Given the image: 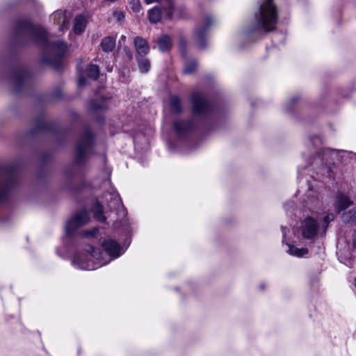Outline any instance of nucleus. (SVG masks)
Segmentation results:
<instances>
[{
	"label": "nucleus",
	"instance_id": "obj_10",
	"mask_svg": "<svg viewBox=\"0 0 356 356\" xmlns=\"http://www.w3.org/2000/svg\"><path fill=\"white\" fill-rule=\"evenodd\" d=\"M174 129L176 134L182 136L188 131L192 129V123L191 121H175L173 124Z\"/></svg>",
	"mask_w": 356,
	"mask_h": 356
},
{
	"label": "nucleus",
	"instance_id": "obj_12",
	"mask_svg": "<svg viewBox=\"0 0 356 356\" xmlns=\"http://www.w3.org/2000/svg\"><path fill=\"white\" fill-rule=\"evenodd\" d=\"M157 45L159 51L165 52L169 51L172 46V41L168 35H162L157 40Z\"/></svg>",
	"mask_w": 356,
	"mask_h": 356
},
{
	"label": "nucleus",
	"instance_id": "obj_16",
	"mask_svg": "<svg viewBox=\"0 0 356 356\" xmlns=\"http://www.w3.org/2000/svg\"><path fill=\"white\" fill-rule=\"evenodd\" d=\"M288 250L286 252L293 256L301 257L307 254L308 250L307 248H298L293 245L286 244Z\"/></svg>",
	"mask_w": 356,
	"mask_h": 356
},
{
	"label": "nucleus",
	"instance_id": "obj_30",
	"mask_svg": "<svg viewBox=\"0 0 356 356\" xmlns=\"http://www.w3.org/2000/svg\"><path fill=\"white\" fill-rule=\"evenodd\" d=\"M111 199L113 201V203L116 205H118L120 204V197L118 195L116 194H111Z\"/></svg>",
	"mask_w": 356,
	"mask_h": 356
},
{
	"label": "nucleus",
	"instance_id": "obj_34",
	"mask_svg": "<svg viewBox=\"0 0 356 356\" xmlns=\"http://www.w3.org/2000/svg\"><path fill=\"white\" fill-rule=\"evenodd\" d=\"M126 40V36L122 35L119 40V43L121 44L122 42H124Z\"/></svg>",
	"mask_w": 356,
	"mask_h": 356
},
{
	"label": "nucleus",
	"instance_id": "obj_21",
	"mask_svg": "<svg viewBox=\"0 0 356 356\" xmlns=\"http://www.w3.org/2000/svg\"><path fill=\"white\" fill-rule=\"evenodd\" d=\"M87 75L95 80L97 79L99 75V67L94 64L90 65L87 69Z\"/></svg>",
	"mask_w": 356,
	"mask_h": 356
},
{
	"label": "nucleus",
	"instance_id": "obj_28",
	"mask_svg": "<svg viewBox=\"0 0 356 356\" xmlns=\"http://www.w3.org/2000/svg\"><path fill=\"white\" fill-rule=\"evenodd\" d=\"M145 1L147 3V4H149V3H152L154 2H156V1H159V2H163V1H168V14L169 15V17H171L172 16V3L169 1V0H145Z\"/></svg>",
	"mask_w": 356,
	"mask_h": 356
},
{
	"label": "nucleus",
	"instance_id": "obj_23",
	"mask_svg": "<svg viewBox=\"0 0 356 356\" xmlns=\"http://www.w3.org/2000/svg\"><path fill=\"white\" fill-rule=\"evenodd\" d=\"M342 220L344 222L351 223L356 220V210H350L346 213H343Z\"/></svg>",
	"mask_w": 356,
	"mask_h": 356
},
{
	"label": "nucleus",
	"instance_id": "obj_32",
	"mask_svg": "<svg viewBox=\"0 0 356 356\" xmlns=\"http://www.w3.org/2000/svg\"><path fill=\"white\" fill-rule=\"evenodd\" d=\"M98 229L97 228H93L90 231H88V232H86L84 233V235L86 236H95V234L97 232Z\"/></svg>",
	"mask_w": 356,
	"mask_h": 356
},
{
	"label": "nucleus",
	"instance_id": "obj_11",
	"mask_svg": "<svg viewBox=\"0 0 356 356\" xmlns=\"http://www.w3.org/2000/svg\"><path fill=\"white\" fill-rule=\"evenodd\" d=\"M353 204L350 198L343 194H339L337 196L335 207L338 212H340L348 208Z\"/></svg>",
	"mask_w": 356,
	"mask_h": 356
},
{
	"label": "nucleus",
	"instance_id": "obj_9",
	"mask_svg": "<svg viewBox=\"0 0 356 356\" xmlns=\"http://www.w3.org/2000/svg\"><path fill=\"white\" fill-rule=\"evenodd\" d=\"M134 44L137 54L139 56H144L149 53V47L148 45L147 41L145 39L137 36L134 40Z\"/></svg>",
	"mask_w": 356,
	"mask_h": 356
},
{
	"label": "nucleus",
	"instance_id": "obj_15",
	"mask_svg": "<svg viewBox=\"0 0 356 356\" xmlns=\"http://www.w3.org/2000/svg\"><path fill=\"white\" fill-rule=\"evenodd\" d=\"M115 44V39L111 36L104 38L101 42L102 48L105 52L112 51Z\"/></svg>",
	"mask_w": 356,
	"mask_h": 356
},
{
	"label": "nucleus",
	"instance_id": "obj_25",
	"mask_svg": "<svg viewBox=\"0 0 356 356\" xmlns=\"http://www.w3.org/2000/svg\"><path fill=\"white\" fill-rule=\"evenodd\" d=\"M55 53L58 56H62L67 50V44L63 41H58L54 44Z\"/></svg>",
	"mask_w": 356,
	"mask_h": 356
},
{
	"label": "nucleus",
	"instance_id": "obj_5",
	"mask_svg": "<svg viewBox=\"0 0 356 356\" xmlns=\"http://www.w3.org/2000/svg\"><path fill=\"white\" fill-rule=\"evenodd\" d=\"M321 231L318 222L312 217H307L302 222L301 232L305 238L312 239Z\"/></svg>",
	"mask_w": 356,
	"mask_h": 356
},
{
	"label": "nucleus",
	"instance_id": "obj_13",
	"mask_svg": "<svg viewBox=\"0 0 356 356\" xmlns=\"http://www.w3.org/2000/svg\"><path fill=\"white\" fill-rule=\"evenodd\" d=\"M30 31L33 34V39L38 42H46L47 40V33L44 29L35 28L30 26Z\"/></svg>",
	"mask_w": 356,
	"mask_h": 356
},
{
	"label": "nucleus",
	"instance_id": "obj_24",
	"mask_svg": "<svg viewBox=\"0 0 356 356\" xmlns=\"http://www.w3.org/2000/svg\"><path fill=\"white\" fill-rule=\"evenodd\" d=\"M335 218V215L334 213H328L325 216H324L323 220V224L321 226L322 234H325L326 232L327 227L329 225V223L333 221Z\"/></svg>",
	"mask_w": 356,
	"mask_h": 356
},
{
	"label": "nucleus",
	"instance_id": "obj_1",
	"mask_svg": "<svg viewBox=\"0 0 356 356\" xmlns=\"http://www.w3.org/2000/svg\"><path fill=\"white\" fill-rule=\"evenodd\" d=\"M102 246L107 254L111 257L106 260L99 250H95L90 245H87L85 252H79L74 255L72 264L79 269L92 270L108 264L111 259L118 258L123 254L124 251L120 245L111 239L104 241Z\"/></svg>",
	"mask_w": 356,
	"mask_h": 356
},
{
	"label": "nucleus",
	"instance_id": "obj_14",
	"mask_svg": "<svg viewBox=\"0 0 356 356\" xmlns=\"http://www.w3.org/2000/svg\"><path fill=\"white\" fill-rule=\"evenodd\" d=\"M87 19L83 15H79L74 19V31L76 34H80L85 30Z\"/></svg>",
	"mask_w": 356,
	"mask_h": 356
},
{
	"label": "nucleus",
	"instance_id": "obj_29",
	"mask_svg": "<svg viewBox=\"0 0 356 356\" xmlns=\"http://www.w3.org/2000/svg\"><path fill=\"white\" fill-rule=\"evenodd\" d=\"M24 79V74H16L13 78V81L15 84L19 85L22 83L23 80Z\"/></svg>",
	"mask_w": 356,
	"mask_h": 356
},
{
	"label": "nucleus",
	"instance_id": "obj_18",
	"mask_svg": "<svg viewBox=\"0 0 356 356\" xmlns=\"http://www.w3.org/2000/svg\"><path fill=\"white\" fill-rule=\"evenodd\" d=\"M170 106L171 111L175 113H179L182 111L180 99L176 96L170 97Z\"/></svg>",
	"mask_w": 356,
	"mask_h": 356
},
{
	"label": "nucleus",
	"instance_id": "obj_36",
	"mask_svg": "<svg viewBox=\"0 0 356 356\" xmlns=\"http://www.w3.org/2000/svg\"><path fill=\"white\" fill-rule=\"evenodd\" d=\"M179 44H180V46L184 47L185 44H186V42L184 40L181 39L180 42H179Z\"/></svg>",
	"mask_w": 356,
	"mask_h": 356
},
{
	"label": "nucleus",
	"instance_id": "obj_37",
	"mask_svg": "<svg viewBox=\"0 0 356 356\" xmlns=\"http://www.w3.org/2000/svg\"><path fill=\"white\" fill-rule=\"evenodd\" d=\"M65 23H66V20H65V19H64V20H63V26H61V28H60V29H61L62 31L63 30V26H64V25H65Z\"/></svg>",
	"mask_w": 356,
	"mask_h": 356
},
{
	"label": "nucleus",
	"instance_id": "obj_26",
	"mask_svg": "<svg viewBox=\"0 0 356 356\" xmlns=\"http://www.w3.org/2000/svg\"><path fill=\"white\" fill-rule=\"evenodd\" d=\"M197 68V63L195 60L186 63L184 68V73L186 74H192Z\"/></svg>",
	"mask_w": 356,
	"mask_h": 356
},
{
	"label": "nucleus",
	"instance_id": "obj_3",
	"mask_svg": "<svg viewBox=\"0 0 356 356\" xmlns=\"http://www.w3.org/2000/svg\"><path fill=\"white\" fill-rule=\"evenodd\" d=\"M89 220V215L86 211L76 212L67 221L65 227V234L67 236L72 234L77 229L86 225Z\"/></svg>",
	"mask_w": 356,
	"mask_h": 356
},
{
	"label": "nucleus",
	"instance_id": "obj_33",
	"mask_svg": "<svg viewBox=\"0 0 356 356\" xmlns=\"http://www.w3.org/2000/svg\"><path fill=\"white\" fill-rule=\"evenodd\" d=\"M86 83V79L85 77L83 76H81L79 79L78 80V84L79 86L81 87V86H83Z\"/></svg>",
	"mask_w": 356,
	"mask_h": 356
},
{
	"label": "nucleus",
	"instance_id": "obj_35",
	"mask_svg": "<svg viewBox=\"0 0 356 356\" xmlns=\"http://www.w3.org/2000/svg\"><path fill=\"white\" fill-rule=\"evenodd\" d=\"M124 18V15L122 13H119L118 15V20H121Z\"/></svg>",
	"mask_w": 356,
	"mask_h": 356
},
{
	"label": "nucleus",
	"instance_id": "obj_38",
	"mask_svg": "<svg viewBox=\"0 0 356 356\" xmlns=\"http://www.w3.org/2000/svg\"><path fill=\"white\" fill-rule=\"evenodd\" d=\"M108 72H111L112 71V67L111 68H108Z\"/></svg>",
	"mask_w": 356,
	"mask_h": 356
},
{
	"label": "nucleus",
	"instance_id": "obj_8",
	"mask_svg": "<svg viewBox=\"0 0 356 356\" xmlns=\"http://www.w3.org/2000/svg\"><path fill=\"white\" fill-rule=\"evenodd\" d=\"M193 112L197 115L207 114L209 111V105L205 98L200 93H194L191 97Z\"/></svg>",
	"mask_w": 356,
	"mask_h": 356
},
{
	"label": "nucleus",
	"instance_id": "obj_27",
	"mask_svg": "<svg viewBox=\"0 0 356 356\" xmlns=\"http://www.w3.org/2000/svg\"><path fill=\"white\" fill-rule=\"evenodd\" d=\"M8 194V188L5 184H0V202L5 200Z\"/></svg>",
	"mask_w": 356,
	"mask_h": 356
},
{
	"label": "nucleus",
	"instance_id": "obj_19",
	"mask_svg": "<svg viewBox=\"0 0 356 356\" xmlns=\"http://www.w3.org/2000/svg\"><path fill=\"white\" fill-rule=\"evenodd\" d=\"M138 63L139 70L141 72L146 73L148 72L150 63L147 58H144V56H140L138 58Z\"/></svg>",
	"mask_w": 356,
	"mask_h": 356
},
{
	"label": "nucleus",
	"instance_id": "obj_2",
	"mask_svg": "<svg viewBox=\"0 0 356 356\" xmlns=\"http://www.w3.org/2000/svg\"><path fill=\"white\" fill-rule=\"evenodd\" d=\"M278 20L277 10L273 0H260L258 9L254 15L253 24L249 32L273 31Z\"/></svg>",
	"mask_w": 356,
	"mask_h": 356
},
{
	"label": "nucleus",
	"instance_id": "obj_7",
	"mask_svg": "<svg viewBox=\"0 0 356 356\" xmlns=\"http://www.w3.org/2000/svg\"><path fill=\"white\" fill-rule=\"evenodd\" d=\"M212 23L213 19L210 16H207L204 19V24L195 30V39L200 48H204L206 46V39L208 35L209 28Z\"/></svg>",
	"mask_w": 356,
	"mask_h": 356
},
{
	"label": "nucleus",
	"instance_id": "obj_20",
	"mask_svg": "<svg viewBox=\"0 0 356 356\" xmlns=\"http://www.w3.org/2000/svg\"><path fill=\"white\" fill-rule=\"evenodd\" d=\"M108 99H103L102 102L101 104H99L96 102V101L92 100L90 102V109L91 111H97V110H102L107 108L108 106Z\"/></svg>",
	"mask_w": 356,
	"mask_h": 356
},
{
	"label": "nucleus",
	"instance_id": "obj_31",
	"mask_svg": "<svg viewBox=\"0 0 356 356\" xmlns=\"http://www.w3.org/2000/svg\"><path fill=\"white\" fill-rule=\"evenodd\" d=\"M140 5L138 1H134L132 3V9L135 12H139L140 11Z\"/></svg>",
	"mask_w": 356,
	"mask_h": 356
},
{
	"label": "nucleus",
	"instance_id": "obj_6",
	"mask_svg": "<svg viewBox=\"0 0 356 356\" xmlns=\"http://www.w3.org/2000/svg\"><path fill=\"white\" fill-rule=\"evenodd\" d=\"M338 154L337 149H323L317 153V156L314 158L312 164L321 165L325 164L327 165V171L330 170V163L334 161Z\"/></svg>",
	"mask_w": 356,
	"mask_h": 356
},
{
	"label": "nucleus",
	"instance_id": "obj_4",
	"mask_svg": "<svg viewBox=\"0 0 356 356\" xmlns=\"http://www.w3.org/2000/svg\"><path fill=\"white\" fill-rule=\"evenodd\" d=\"M93 143V135L90 130H86L76 146V159L78 163L84 161L86 152L91 147Z\"/></svg>",
	"mask_w": 356,
	"mask_h": 356
},
{
	"label": "nucleus",
	"instance_id": "obj_22",
	"mask_svg": "<svg viewBox=\"0 0 356 356\" xmlns=\"http://www.w3.org/2000/svg\"><path fill=\"white\" fill-rule=\"evenodd\" d=\"M95 218L99 222H104L106 217L103 214V207L99 203H97L94 208Z\"/></svg>",
	"mask_w": 356,
	"mask_h": 356
},
{
	"label": "nucleus",
	"instance_id": "obj_17",
	"mask_svg": "<svg viewBox=\"0 0 356 356\" xmlns=\"http://www.w3.org/2000/svg\"><path fill=\"white\" fill-rule=\"evenodd\" d=\"M161 17V9L156 6L149 11V20L152 23H157L160 21Z\"/></svg>",
	"mask_w": 356,
	"mask_h": 356
}]
</instances>
